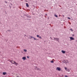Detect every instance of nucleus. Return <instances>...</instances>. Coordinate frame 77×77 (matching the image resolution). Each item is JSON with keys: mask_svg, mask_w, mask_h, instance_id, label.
Wrapping results in <instances>:
<instances>
[{"mask_svg": "<svg viewBox=\"0 0 77 77\" xmlns=\"http://www.w3.org/2000/svg\"><path fill=\"white\" fill-rule=\"evenodd\" d=\"M10 62L12 64H14V65L15 64L16 65V66H17V65H18V63H17L16 62H15V61L13 60H10Z\"/></svg>", "mask_w": 77, "mask_h": 77, "instance_id": "nucleus-1", "label": "nucleus"}, {"mask_svg": "<svg viewBox=\"0 0 77 77\" xmlns=\"http://www.w3.org/2000/svg\"><path fill=\"white\" fill-rule=\"evenodd\" d=\"M34 68L35 70H39V71H41V69L38 68H37L36 66H34Z\"/></svg>", "mask_w": 77, "mask_h": 77, "instance_id": "nucleus-2", "label": "nucleus"}, {"mask_svg": "<svg viewBox=\"0 0 77 77\" xmlns=\"http://www.w3.org/2000/svg\"><path fill=\"white\" fill-rule=\"evenodd\" d=\"M56 69L58 70V71H60L61 70V69H60V68H59V67H57Z\"/></svg>", "mask_w": 77, "mask_h": 77, "instance_id": "nucleus-3", "label": "nucleus"}, {"mask_svg": "<svg viewBox=\"0 0 77 77\" xmlns=\"http://www.w3.org/2000/svg\"><path fill=\"white\" fill-rule=\"evenodd\" d=\"M22 59H23V60H26V57H22Z\"/></svg>", "mask_w": 77, "mask_h": 77, "instance_id": "nucleus-4", "label": "nucleus"}, {"mask_svg": "<svg viewBox=\"0 0 77 77\" xmlns=\"http://www.w3.org/2000/svg\"><path fill=\"white\" fill-rule=\"evenodd\" d=\"M61 52L63 54H65V53H66V52L65 51L63 50L61 51Z\"/></svg>", "mask_w": 77, "mask_h": 77, "instance_id": "nucleus-5", "label": "nucleus"}, {"mask_svg": "<svg viewBox=\"0 0 77 77\" xmlns=\"http://www.w3.org/2000/svg\"><path fill=\"white\" fill-rule=\"evenodd\" d=\"M70 39H71V40H74V38H73L72 37H70Z\"/></svg>", "mask_w": 77, "mask_h": 77, "instance_id": "nucleus-6", "label": "nucleus"}, {"mask_svg": "<svg viewBox=\"0 0 77 77\" xmlns=\"http://www.w3.org/2000/svg\"><path fill=\"white\" fill-rule=\"evenodd\" d=\"M26 6L27 7H29V4L27 3H26Z\"/></svg>", "mask_w": 77, "mask_h": 77, "instance_id": "nucleus-7", "label": "nucleus"}, {"mask_svg": "<svg viewBox=\"0 0 77 77\" xmlns=\"http://www.w3.org/2000/svg\"><path fill=\"white\" fill-rule=\"evenodd\" d=\"M65 62H66V63H68V60H65Z\"/></svg>", "mask_w": 77, "mask_h": 77, "instance_id": "nucleus-8", "label": "nucleus"}, {"mask_svg": "<svg viewBox=\"0 0 77 77\" xmlns=\"http://www.w3.org/2000/svg\"><path fill=\"white\" fill-rule=\"evenodd\" d=\"M54 39L55 40H56L57 41H59V38H55Z\"/></svg>", "mask_w": 77, "mask_h": 77, "instance_id": "nucleus-9", "label": "nucleus"}, {"mask_svg": "<svg viewBox=\"0 0 77 77\" xmlns=\"http://www.w3.org/2000/svg\"><path fill=\"white\" fill-rule=\"evenodd\" d=\"M6 72H3V75H6Z\"/></svg>", "mask_w": 77, "mask_h": 77, "instance_id": "nucleus-10", "label": "nucleus"}, {"mask_svg": "<svg viewBox=\"0 0 77 77\" xmlns=\"http://www.w3.org/2000/svg\"><path fill=\"white\" fill-rule=\"evenodd\" d=\"M24 51L25 53H26V52H27V50L26 49H24Z\"/></svg>", "mask_w": 77, "mask_h": 77, "instance_id": "nucleus-11", "label": "nucleus"}, {"mask_svg": "<svg viewBox=\"0 0 77 77\" xmlns=\"http://www.w3.org/2000/svg\"><path fill=\"white\" fill-rule=\"evenodd\" d=\"M51 63H54V61L53 60L51 61Z\"/></svg>", "mask_w": 77, "mask_h": 77, "instance_id": "nucleus-12", "label": "nucleus"}, {"mask_svg": "<svg viewBox=\"0 0 77 77\" xmlns=\"http://www.w3.org/2000/svg\"><path fill=\"white\" fill-rule=\"evenodd\" d=\"M39 38H40V39H42V37H41L39 36Z\"/></svg>", "mask_w": 77, "mask_h": 77, "instance_id": "nucleus-13", "label": "nucleus"}, {"mask_svg": "<svg viewBox=\"0 0 77 77\" xmlns=\"http://www.w3.org/2000/svg\"><path fill=\"white\" fill-rule=\"evenodd\" d=\"M37 38H39V36L38 35H37Z\"/></svg>", "mask_w": 77, "mask_h": 77, "instance_id": "nucleus-14", "label": "nucleus"}, {"mask_svg": "<svg viewBox=\"0 0 77 77\" xmlns=\"http://www.w3.org/2000/svg\"><path fill=\"white\" fill-rule=\"evenodd\" d=\"M55 16L56 17H58V16H57V15H55Z\"/></svg>", "mask_w": 77, "mask_h": 77, "instance_id": "nucleus-15", "label": "nucleus"}, {"mask_svg": "<svg viewBox=\"0 0 77 77\" xmlns=\"http://www.w3.org/2000/svg\"><path fill=\"white\" fill-rule=\"evenodd\" d=\"M31 38H34V37H33V36H31Z\"/></svg>", "mask_w": 77, "mask_h": 77, "instance_id": "nucleus-16", "label": "nucleus"}, {"mask_svg": "<svg viewBox=\"0 0 77 77\" xmlns=\"http://www.w3.org/2000/svg\"><path fill=\"white\" fill-rule=\"evenodd\" d=\"M68 19L69 20H70L71 19V18H70V17H68Z\"/></svg>", "mask_w": 77, "mask_h": 77, "instance_id": "nucleus-17", "label": "nucleus"}, {"mask_svg": "<svg viewBox=\"0 0 77 77\" xmlns=\"http://www.w3.org/2000/svg\"><path fill=\"white\" fill-rule=\"evenodd\" d=\"M70 30H71V31H73V30L72 29H70Z\"/></svg>", "mask_w": 77, "mask_h": 77, "instance_id": "nucleus-18", "label": "nucleus"}, {"mask_svg": "<svg viewBox=\"0 0 77 77\" xmlns=\"http://www.w3.org/2000/svg\"><path fill=\"white\" fill-rule=\"evenodd\" d=\"M33 39H34V40H36V38H35L34 37Z\"/></svg>", "mask_w": 77, "mask_h": 77, "instance_id": "nucleus-19", "label": "nucleus"}, {"mask_svg": "<svg viewBox=\"0 0 77 77\" xmlns=\"http://www.w3.org/2000/svg\"><path fill=\"white\" fill-rule=\"evenodd\" d=\"M27 58H28V59H29V56L27 57Z\"/></svg>", "mask_w": 77, "mask_h": 77, "instance_id": "nucleus-20", "label": "nucleus"}, {"mask_svg": "<svg viewBox=\"0 0 77 77\" xmlns=\"http://www.w3.org/2000/svg\"><path fill=\"white\" fill-rule=\"evenodd\" d=\"M66 69H67V68L66 67L65 68V69L66 70Z\"/></svg>", "mask_w": 77, "mask_h": 77, "instance_id": "nucleus-21", "label": "nucleus"}, {"mask_svg": "<svg viewBox=\"0 0 77 77\" xmlns=\"http://www.w3.org/2000/svg\"><path fill=\"white\" fill-rule=\"evenodd\" d=\"M65 77H68V76L66 75H65Z\"/></svg>", "mask_w": 77, "mask_h": 77, "instance_id": "nucleus-22", "label": "nucleus"}, {"mask_svg": "<svg viewBox=\"0 0 77 77\" xmlns=\"http://www.w3.org/2000/svg\"><path fill=\"white\" fill-rule=\"evenodd\" d=\"M5 3H7V2L6 1Z\"/></svg>", "mask_w": 77, "mask_h": 77, "instance_id": "nucleus-23", "label": "nucleus"}, {"mask_svg": "<svg viewBox=\"0 0 77 77\" xmlns=\"http://www.w3.org/2000/svg\"><path fill=\"white\" fill-rule=\"evenodd\" d=\"M63 17H64V15H63Z\"/></svg>", "mask_w": 77, "mask_h": 77, "instance_id": "nucleus-24", "label": "nucleus"}, {"mask_svg": "<svg viewBox=\"0 0 77 77\" xmlns=\"http://www.w3.org/2000/svg\"><path fill=\"white\" fill-rule=\"evenodd\" d=\"M59 17H60V15H59Z\"/></svg>", "mask_w": 77, "mask_h": 77, "instance_id": "nucleus-25", "label": "nucleus"}, {"mask_svg": "<svg viewBox=\"0 0 77 77\" xmlns=\"http://www.w3.org/2000/svg\"><path fill=\"white\" fill-rule=\"evenodd\" d=\"M60 7H61V6L60 5Z\"/></svg>", "mask_w": 77, "mask_h": 77, "instance_id": "nucleus-26", "label": "nucleus"}, {"mask_svg": "<svg viewBox=\"0 0 77 77\" xmlns=\"http://www.w3.org/2000/svg\"><path fill=\"white\" fill-rule=\"evenodd\" d=\"M26 1V2H27V1Z\"/></svg>", "mask_w": 77, "mask_h": 77, "instance_id": "nucleus-27", "label": "nucleus"}, {"mask_svg": "<svg viewBox=\"0 0 77 77\" xmlns=\"http://www.w3.org/2000/svg\"><path fill=\"white\" fill-rule=\"evenodd\" d=\"M74 35H73V36H74Z\"/></svg>", "mask_w": 77, "mask_h": 77, "instance_id": "nucleus-28", "label": "nucleus"}]
</instances>
